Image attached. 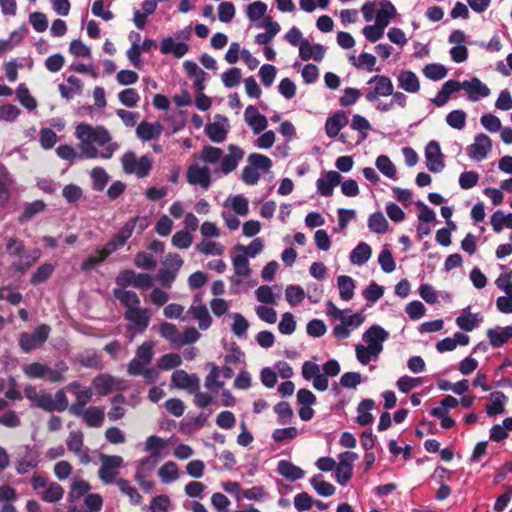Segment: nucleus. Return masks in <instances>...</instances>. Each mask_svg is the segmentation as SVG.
<instances>
[{
    "mask_svg": "<svg viewBox=\"0 0 512 512\" xmlns=\"http://www.w3.org/2000/svg\"><path fill=\"white\" fill-rule=\"evenodd\" d=\"M75 136L79 140L81 154L87 159H110L119 148L103 126L80 123L76 126Z\"/></svg>",
    "mask_w": 512,
    "mask_h": 512,
    "instance_id": "nucleus-1",
    "label": "nucleus"
},
{
    "mask_svg": "<svg viewBox=\"0 0 512 512\" xmlns=\"http://www.w3.org/2000/svg\"><path fill=\"white\" fill-rule=\"evenodd\" d=\"M148 226L149 220L145 216L130 218L102 249L96 250L94 255H91L82 261L80 265L81 271L90 272L95 269L104 262L109 255L122 248L126 244L127 240L132 236L134 230L141 233Z\"/></svg>",
    "mask_w": 512,
    "mask_h": 512,
    "instance_id": "nucleus-2",
    "label": "nucleus"
},
{
    "mask_svg": "<svg viewBox=\"0 0 512 512\" xmlns=\"http://www.w3.org/2000/svg\"><path fill=\"white\" fill-rule=\"evenodd\" d=\"M121 163L126 174H135L139 178L146 177L152 168L151 160L147 156L137 158L131 151L123 154Z\"/></svg>",
    "mask_w": 512,
    "mask_h": 512,
    "instance_id": "nucleus-3",
    "label": "nucleus"
},
{
    "mask_svg": "<svg viewBox=\"0 0 512 512\" xmlns=\"http://www.w3.org/2000/svg\"><path fill=\"white\" fill-rule=\"evenodd\" d=\"M51 328L46 324H41L35 328L32 333H21L19 337V346L25 353H29L39 346H42L48 339Z\"/></svg>",
    "mask_w": 512,
    "mask_h": 512,
    "instance_id": "nucleus-4",
    "label": "nucleus"
},
{
    "mask_svg": "<svg viewBox=\"0 0 512 512\" xmlns=\"http://www.w3.org/2000/svg\"><path fill=\"white\" fill-rule=\"evenodd\" d=\"M101 466L98 477L104 484H112L123 466V458L119 455H100Z\"/></svg>",
    "mask_w": 512,
    "mask_h": 512,
    "instance_id": "nucleus-5",
    "label": "nucleus"
},
{
    "mask_svg": "<svg viewBox=\"0 0 512 512\" xmlns=\"http://www.w3.org/2000/svg\"><path fill=\"white\" fill-rule=\"evenodd\" d=\"M154 356L153 343L144 342L136 350V356L128 363L127 372L131 376H139L146 369Z\"/></svg>",
    "mask_w": 512,
    "mask_h": 512,
    "instance_id": "nucleus-6",
    "label": "nucleus"
},
{
    "mask_svg": "<svg viewBox=\"0 0 512 512\" xmlns=\"http://www.w3.org/2000/svg\"><path fill=\"white\" fill-rule=\"evenodd\" d=\"M158 462L159 461L154 459V457L147 456L139 460L137 463L135 480L144 491L149 492L155 486L154 481L149 480V477L152 475Z\"/></svg>",
    "mask_w": 512,
    "mask_h": 512,
    "instance_id": "nucleus-7",
    "label": "nucleus"
},
{
    "mask_svg": "<svg viewBox=\"0 0 512 512\" xmlns=\"http://www.w3.org/2000/svg\"><path fill=\"white\" fill-rule=\"evenodd\" d=\"M358 459L355 452L345 451L338 455L339 462L336 464L335 479L341 486H345L352 477L353 463Z\"/></svg>",
    "mask_w": 512,
    "mask_h": 512,
    "instance_id": "nucleus-8",
    "label": "nucleus"
},
{
    "mask_svg": "<svg viewBox=\"0 0 512 512\" xmlns=\"http://www.w3.org/2000/svg\"><path fill=\"white\" fill-rule=\"evenodd\" d=\"M367 84H374L373 89L368 90L365 95L366 100L370 103L378 101L381 96H390L394 87L391 79L384 75H375L371 77Z\"/></svg>",
    "mask_w": 512,
    "mask_h": 512,
    "instance_id": "nucleus-9",
    "label": "nucleus"
},
{
    "mask_svg": "<svg viewBox=\"0 0 512 512\" xmlns=\"http://www.w3.org/2000/svg\"><path fill=\"white\" fill-rule=\"evenodd\" d=\"M21 450L15 462V470L19 475H24L38 467L39 452L29 445H24Z\"/></svg>",
    "mask_w": 512,
    "mask_h": 512,
    "instance_id": "nucleus-10",
    "label": "nucleus"
},
{
    "mask_svg": "<svg viewBox=\"0 0 512 512\" xmlns=\"http://www.w3.org/2000/svg\"><path fill=\"white\" fill-rule=\"evenodd\" d=\"M67 388L72 391L76 397V401L69 407V412L73 416H80L81 410L90 402L93 392L89 387H83L79 382H71Z\"/></svg>",
    "mask_w": 512,
    "mask_h": 512,
    "instance_id": "nucleus-11",
    "label": "nucleus"
},
{
    "mask_svg": "<svg viewBox=\"0 0 512 512\" xmlns=\"http://www.w3.org/2000/svg\"><path fill=\"white\" fill-rule=\"evenodd\" d=\"M181 320L196 321L200 330H207L212 324V317L210 316L208 308L200 303L198 298L195 299V302L187 310L186 316L181 318Z\"/></svg>",
    "mask_w": 512,
    "mask_h": 512,
    "instance_id": "nucleus-12",
    "label": "nucleus"
},
{
    "mask_svg": "<svg viewBox=\"0 0 512 512\" xmlns=\"http://www.w3.org/2000/svg\"><path fill=\"white\" fill-rule=\"evenodd\" d=\"M67 448L78 457L79 461L87 465L91 458L89 449L84 446V435L81 431H71L66 440Z\"/></svg>",
    "mask_w": 512,
    "mask_h": 512,
    "instance_id": "nucleus-13",
    "label": "nucleus"
},
{
    "mask_svg": "<svg viewBox=\"0 0 512 512\" xmlns=\"http://www.w3.org/2000/svg\"><path fill=\"white\" fill-rule=\"evenodd\" d=\"M492 149V141L486 134L480 133L475 136L474 143L466 148L468 156L475 161L484 160Z\"/></svg>",
    "mask_w": 512,
    "mask_h": 512,
    "instance_id": "nucleus-14",
    "label": "nucleus"
},
{
    "mask_svg": "<svg viewBox=\"0 0 512 512\" xmlns=\"http://www.w3.org/2000/svg\"><path fill=\"white\" fill-rule=\"evenodd\" d=\"M171 385L191 394L200 389V379L196 374H188L184 370H175L171 376Z\"/></svg>",
    "mask_w": 512,
    "mask_h": 512,
    "instance_id": "nucleus-15",
    "label": "nucleus"
},
{
    "mask_svg": "<svg viewBox=\"0 0 512 512\" xmlns=\"http://www.w3.org/2000/svg\"><path fill=\"white\" fill-rule=\"evenodd\" d=\"M426 166L429 171L438 173L445 167L443 154L437 141H430L425 148Z\"/></svg>",
    "mask_w": 512,
    "mask_h": 512,
    "instance_id": "nucleus-16",
    "label": "nucleus"
},
{
    "mask_svg": "<svg viewBox=\"0 0 512 512\" xmlns=\"http://www.w3.org/2000/svg\"><path fill=\"white\" fill-rule=\"evenodd\" d=\"M187 182L191 185H200L207 190L211 185V173L207 166L190 165L186 172Z\"/></svg>",
    "mask_w": 512,
    "mask_h": 512,
    "instance_id": "nucleus-17",
    "label": "nucleus"
},
{
    "mask_svg": "<svg viewBox=\"0 0 512 512\" xmlns=\"http://www.w3.org/2000/svg\"><path fill=\"white\" fill-rule=\"evenodd\" d=\"M362 338L370 350L382 352L383 342L389 338V333L379 325H372L364 332Z\"/></svg>",
    "mask_w": 512,
    "mask_h": 512,
    "instance_id": "nucleus-18",
    "label": "nucleus"
},
{
    "mask_svg": "<svg viewBox=\"0 0 512 512\" xmlns=\"http://www.w3.org/2000/svg\"><path fill=\"white\" fill-rule=\"evenodd\" d=\"M205 132L211 141L215 143L223 142L229 132L227 118L220 115L216 116V120L206 126Z\"/></svg>",
    "mask_w": 512,
    "mask_h": 512,
    "instance_id": "nucleus-19",
    "label": "nucleus"
},
{
    "mask_svg": "<svg viewBox=\"0 0 512 512\" xmlns=\"http://www.w3.org/2000/svg\"><path fill=\"white\" fill-rule=\"evenodd\" d=\"M464 91L468 95V98L473 102L479 101L481 98H485L490 95L489 87L477 77L464 81Z\"/></svg>",
    "mask_w": 512,
    "mask_h": 512,
    "instance_id": "nucleus-20",
    "label": "nucleus"
},
{
    "mask_svg": "<svg viewBox=\"0 0 512 512\" xmlns=\"http://www.w3.org/2000/svg\"><path fill=\"white\" fill-rule=\"evenodd\" d=\"M244 119L248 126L251 127L254 134H259L267 128V118L260 114L258 109L249 105L244 112Z\"/></svg>",
    "mask_w": 512,
    "mask_h": 512,
    "instance_id": "nucleus-21",
    "label": "nucleus"
},
{
    "mask_svg": "<svg viewBox=\"0 0 512 512\" xmlns=\"http://www.w3.org/2000/svg\"><path fill=\"white\" fill-rule=\"evenodd\" d=\"M228 152L229 153L227 155L222 156L220 159V169L224 174H228L235 170L239 161H241L244 156V151L233 144L229 145Z\"/></svg>",
    "mask_w": 512,
    "mask_h": 512,
    "instance_id": "nucleus-22",
    "label": "nucleus"
},
{
    "mask_svg": "<svg viewBox=\"0 0 512 512\" xmlns=\"http://www.w3.org/2000/svg\"><path fill=\"white\" fill-rule=\"evenodd\" d=\"M124 318L131 322L139 331H144L150 322L151 314L149 309L137 307L135 309L126 310Z\"/></svg>",
    "mask_w": 512,
    "mask_h": 512,
    "instance_id": "nucleus-23",
    "label": "nucleus"
},
{
    "mask_svg": "<svg viewBox=\"0 0 512 512\" xmlns=\"http://www.w3.org/2000/svg\"><path fill=\"white\" fill-rule=\"evenodd\" d=\"M183 67L188 77L193 80V85L196 91L202 92L205 89L207 74L191 60L184 61Z\"/></svg>",
    "mask_w": 512,
    "mask_h": 512,
    "instance_id": "nucleus-24",
    "label": "nucleus"
},
{
    "mask_svg": "<svg viewBox=\"0 0 512 512\" xmlns=\"http://www.w3.org/2000/svg\"><path fill=\"white\" fill-rule=\"evenodd\" d=\"M349 120L345 111H338L327 118L325 132L329 138H335L339 132L348 124Z\"/></svg>",
    "mask_w": 512,
    "mask_h": 512,
    "instance_id": "nucleus-25",
    "label": "nucleus"
},
{
    "mask_svg": "<svg viewBox=\"0 0 512 512\" xmlns=\"http://www.w3.org/2000/svg\"><path fill=\"white\" fill-rule=\"evenodd\" d=\"M340 182L341 175L338 172L333 170L328 171L325 178H319L316 181L317 192L325 197L331 196L334 187L340 184Z\"/></svg>",
    "mask_w": 512,
    "mask_h": 512,
    "instance_id": "nucleus-26",
    "label": "nucleus"
},
{
    "mask_svg": "<svg viewBox=\"0 0 512 512\" xmlns=\"http://www.w3.org/2000/svg\"><path fill=\"white\" fill-rule=\"evenodd\" d=\"M163 126L159 122H141L136 128V135L142 141L155 140L160 137Z\"/></svg>",
    "mask_w": 512,
    "mask_h": 512,
    "instance_id": "nucleus-27",
    "label": "nucleus"
},
{
    "mask_svg": "<svg viewBox=\"0 0 512 512\" xmlns=\"http://www.w3.org/2000/svg\"><path fill=\"white\" fill-rule=\"evenodd\" d=\"M167 441L156 435L147 437L144 443V451L149 453V457H154L156 460H160L165 456L163 451L167 448Z\"/></svg>",
    "mask_w": 512,
    "mask_h": 512,
    "instance_id": "nucleus-28",
    "label": "nucleus"
},
{
    "mask_svg": "<svg viewBox=\"0 0 512 512\" xmlns=\"http://www.w3.org/2000/svg\"><path fill=\"white\" fill-rule=\"evenodd\" d=\"M398 86L407 93H417L420 90V81L417 75L410 70H402L397 76Z\"/></svg>",
    "mask_w": 512,
    "mask_h": 512,
    "instance_id": "nucleus-29",
    "label": "nucleus"
},
{
    "mask_svg": "<svg viewBox=\"0 0 512 512\" xmlns=\"http://www.w3.org/2000/svg\"><path fill=\"white\" fill-rule=\"evenodd\" d=\"M325 49L320 44H311L308 40H303L299 49V56L303 61L313 59L321 61L324 58Z\"/></svg>",
    "mask_w": 512,
    "mask_h": 512,
    "instance_id": "nucleus-30",
    "label": "nucleus"
},
{
    "mask_svg": "<svg viewBox=\"0 0 512 512\" xmlns=\"http://www.w3.org/2000/svg\"><path fill=\"white\" fill-rule=\"evenodd\" d=\"M79 417L83 419L89 427H100L102 426L105 419L104 409L97 406H90L87 409H82Z\"/></svg>",
    "mask_w": 512,
    "mask_h": 512,
    "instance_id": "nucleus-31",
    "label": "nucleus"
},
{
    "mask_svg": "<svg viewBox=\"0 0 512 512\" xmlns=\"http://www.w3.org/2000/svg\"><path fill=\"white\" fill-rule=\"evenodd\" d=\"M487 337L493 347L499 348L512 337V326L490 328L487 330Z\"/></svg>",
    "mask_w": 512,
    "mask_h": 512,
    "instance_id": "nucleus-32",
    "label": "nucleus"
},
{
    "mask_svg": "<svg viewBox=\"0 0 512 512\" xmlns=\"http://www.w3.org/2000/svg\"><path fill=\"white\" fill-rule=\"evenodd\" d=\"M90 489L91 486L87 481L80 477H74L71 481L68 501L71 503L77 502L80 498L85 497Z\"/></svg>",
    "mask_w": 512,
    "mask_h": 512,
    "instance_id": "nucleus-33",
    "label": "nucleus"
},
{
    "mask_svg": "<svg viewBox=\"0 0 512 512\" xmlns=\"http://www.w3.org/2000/svg\"><path fill=\"white\" fill-rule=\"evenodd\" d=\"M469 310L470 307L465 308L463 313L456 318L457 326L466 332L474 330L482 322V317L479 314H472Z\"/></svg>",
    "mask_w": 512,
    "mask_h": 512,
    "instance_id": "nucleus-34",
    "label": "nucleus"
},
{
    "mask_svg": "<svg viewBox=\"0 0 512 512\" xmlns=\"http://www.w3.org/2000/svg\"><path fill=\"white\" fill-rule=\"evenodd\" d=\"M189 50L184 42H175L171 37L162 40L160 51L162 54H173L176 58L183 57Z\"/></svg>",
    "mask_w": 512,
    "mask_h": 512,
    "instance_id": "nucleus-35",
    "label": "nucleus"
},
{
    "mask_svg": "<svg viewBox=\"0 0 512 512\" xmlns=\"http://www.w3.org/2000/svg\"><path fill=\"white\" fill-rule=\"evenodd\" d=\"M113 295L123 306L127 308L126 310L135 309L140 306V298L136 292L132 290L115 288L113 290Z\"/></svg>",
    "mask_w": 512,
    "mask_h": 512,
    "instance_id": "nucleus-36",
    "label": "nucleus"
},
{
    "mask_svg": "<svg viewBox=\"0 0 512 512\" xmlns=\"http://www.w3.org/2000/svg\"><path fill=\"white\" fill-rule=\"evenodd\" d=\"M68 85L59 84L58 89L62 98L70 100L75 95L82 93L83 84L82 81L76 76H69L67 78Z\"/></svg>",
    "mask_w": 512,
    "mask_h": 512,
    "instance_id": "nucleus-37",
    "label": "nucleus"
},
{
    "mask_svg": "<svg viewBox=\"0 0 512 512\" xmlns=\"http://www.w3.org/2000/svg\"><path fill=\"white\" fill-rule=\"evenodd\" d=\"M277 472L291 482L297 481L304 476V471L288 460L279 461Z\"/></svg>",
    "mask_w": 512,
    "mask_h": 512,
    "instance_id": "nucleus-38",
    "label": "nucleus"
},
{
    "mask_svg": "<svg viewBox=\"0 0 512 512\" xmlns=\"http://www.w3.org/2000/svg\"><path fill=\"white\" fill-rule=\"evenodd\" d=\"M506 402L507 397L503 392H492L490 394V402L486 404V413L491 417L504 413Z\"/></svg>",
    "mask_w": 512,
    "mask_h": 512,
    "instance_id": "nucleus-39",
    "label": "nucleus"
},
{
    "mask_svg": "<svg viewBox=\"0 0 512 512\" xmlns=\"http://www.w3.org/2000/svg\"><path fill=\"white\" fill-rule=\"evenodd\" d=\"M374 401L371 399L362 400L357 407L358 416L356 422L361 426H366L373 421L370 411L374 408Z\"/></svg>",
    "mask_w": 512,
    "mask_h": 512,
    "instance_id": "nucleus-40",
    "label": "nucleus"
},
{
    "mask_svg": "<svg viewBox=\"0 0 512 512\" xmlns=\"http://www.w3.org/2000/svg\"><path fill=\"white\" fill-rule=\"evenodd\" d=\"M371 254V247L367 243L361 242L352 250L350 254V261L354 265L361 266L370 259Z\"/></svg>",
    "mask_w": 512,
    "mask_h": 512,
    "instance_id": "nucleus-41",
    "label": "nucleus"
},
{
    "mask_svg": "<svg viewBox=\"0 0 512 512\" xmlns=\"http://www.w3.org/2000/svg\"><path fill=\"white\" fill-rule=\"evenodd\" d=\"M396 15V9L394 5L388 0L380 1V9L376 14V22L382 24L381 26L387 27L390 20Z\"/></svg>",
    "mask_w": 512,
    "mask_h": 512,
    "instance_id": "nucleus-42",
    "label": "nucleus"
},
{
    "mask_svg": "<svg viewBox=\"0 0 512 512\" xmlns=\"http://www.w3.org/2000/svg\"><path fill=\"white\" fill-rule=\"evenodd\" d=\"M112 408L108 412V418L111 421H118L122 419L126 413L125 404L126 398L123 394H117L111 398Z\"/></svg>",
    "mask_w": 512,
    "mask_h": 512,
    "instance_id": "nucleus-43",
    "label": "nucleus"
},
{
    "mask_svg": "<svg viewBox=\"0 0 512 512\" xmlns=\"http://www.w3.org/2000/svg\"><path fill=\"white\" fill-rule=\"evenodd\" d=\"M158 476L162 483L169 484L179 478V469L175 462L168 461L158 470Z\"/></svg>",
    "mask_w": 512,
    "mask_h": 512,
    "instance_id": "nucleus-44",
    "label": "nucleus"
},
{
    "mask_svg": "<svg viewBox=\"0 0 512 512\" xmlns=\"http://www.w3.org/2000/svg\"><path fill=\"white\" fill-rule=\"evenodd\" d=\"M337 285L339 289L340 298L344 301H349L354 296L355 283L350 276L341 275L337 278Z\"/></svg>",
    "mask_w": 512,
    "mask_h": 512,
    "instance_id": "nucleus-45",
    "label": "nucleus"
},
{
    "mask_svg": "<svg viewBox=\"0 0 512 512\" xmlns=\"http://www.w3.org/2000/svg\"><path fill=\"white\" fill-rule=\"evenodd\" d=\"M310 484L318 493V495L323 497H329L334 495L336 490L335 487L330 482L324 480V477L321 474L313 476L310 479Z\"/></svg>",
    "mask_w": 512,
    "mask_h": 512,
    "instance_id": "nucleus-46",
    "label": "nucleus"
},
{
    "mask_svg": "<svg viewBox=\"0 0 512 512\" xmlns=\"http://www.w3.org/2000/svg\"><path fill=\"white\" fill-rule=\"evenodd\" d=\"M64 496L63 487L57 482H51L46 486V489L41 493V499L47 503H56Z\"/></svg>",
    "mask_w": 512,
    "mask_h": 512,
    "instance_id": "nucleus-47",
    "label": "nucleus"
},
{
    "mask_svg": "<svg viewBox=\"0 0 512 512\" xmlns=\"http://www.w3.org/2000/svg\"><path fill=\"white\" fill-rule=\"evenodd\" d=\"M115 379L107 374H102L94 378L93 386L97 394L105 396L113 390Z\"/></svg>",
    "mask_w": 512,
    "mask_h": 512,
    "instance_id": "nucleus-48",
    "label": "nucleus"
},
{
    "mask_svg": "<svg viewBox=\"0 0 512 512\" xmlns=\"http://www.w3.org/2000/svg\"><path fill=\"white\" fill-rule=\"evenodd\" d=\"M368 227L373 233L383 234L388 230L389 224L383 213L378 211L369 216Z\"/></svg>",
    "mask_w": 512,
    "mask_h": 512,
    "instance_id": "nucleus-49",
    "label": "nucleus"
},
{
    "mask_svg": "<svg viewBox=\"0 0 512 512\" xmlns=\"http://www.w3.org/2000/svg\"><path fill=\"white\" fill-rule=\"evenodd\" d=\"M490 223L496 233L501 232L504 227L512 229V213L505 215L498 210L492 214Z\"/></svg>",
    "mask_w": 512,
    "mask_h": 512,
    "instance_id": "nucleus-50",
    "label": "nucleus"
},
{
    "mask_svg": "<svg viewBox=\"0 0 512 512\" xmlns=\"http://www.w3.org/2000/svg\"><path fill=\"white\" fill-rule=\"evenodd\" d=\"M116 485L123 494L129 497L131 504L139 505L142 502V496L135 487L130 485L128 480L119 479L116 481Z\"/></svg>",
    "mask_w": 512,
    "mask_h": 512,
    "instance_id": "nucleus-51",
    "label": "nucleus"
},
{
    "mask_svg": "<svg viewBox=\"0 0 512 512\" xmlns=\"http://www.w3.org/2000/svg\"><path fill=\"white\" fill-rule=\"evenodd\" d=\"M11 183L12 179L7 169L0 164V206L4 205L10 198L9 188Z\"/></svg>",
    "mask_w": 512,
    "mask_h": 512,
    "instance_id": "nucleus-52",
    "label": "nucleus"
},
{
    "mask_svg": "<svg viewBox=\"0 0 512 512\" xmlns=\"http://www.w3.org/2000/svg\"><path fill=\"white\" fill-rule=\"evenodd\" d=\"M196 250L204 255L221 256L225 247L218 242L202 241L196 245Z\"/></svg>",
    "mask_w": 512,
    "mask_h": 512,
    "instance_id": "nucleus-53",
    "label": "nucleus"
},
{
    "mask_svg": "<svg viewBox=\"0 0 512 512\" xmlns=\"http://www.w3.org/2000/svg\"><path fill=\"white\" fill-rule=\"evenodd\" d=\"M350 127L359 132L362 141L367 138L368 131L372 129L370 122L359 114L353 115Z\"/></svg>",
    "mask_w": 512,
    "mask_h": 512,
    "instance_id": "nucleus-54",
    "label": "nucleus"
},
{
    "mask_svg": "<svg viewBox=\"0 0 512 512\" xmlns=\"http://www.w3.org/2000/svg\"><path fill=\"white\" fill-rule=\"evenodd\" d=\"M375 165L377 169L386 177L394 179L396 176V167L386 155L377 157Z\"/></svg>",
    "mask_w": 512,
    "mask_h": 512,
    "instance_id": "nucleus-55",
    "label": "nucleus"
},
{
    "mask_svg": "<svg viewBox=\"0 0 512 512\" xmlns=\"http://www.w3.org/2000/svg\"><path fill=\"white\" fill-rule=\"evenodd\" d=\"M248 163L257 171L262 170L267 172L272 167V160L262 154L252 153L248 156Z\"/></svg>",
    "mask_w": 512,
    "mask_h": 512,
    "instance_id": "nucleus-56",
    "label": "nucleus"
},
{
    "mask_svg": "<svg viewBox=\"0 0 512 512\" xmlns=\"http://www.w3.org/2000/svg\"><path fill=\"white\" fill-rule=\"evenodd\" d=\"M257 300L264 304H277L279 294L273 292V288L267 285L258 287L255 291Z\"/></svg>",
    "mask_w": 512,
    "mask_h": 512,
    "instance_id": "nucleus-57",
    "label": "nucleus"
},
{
    "mask_svg": "<svg viewBox=\"0 0 512 512\" xmlns=\"http://www.w3.org/2000/svg\"><path fill=\"white\" fill-rule=\"evenodd\" d=\"M211 370L205 377L204 385L208 390L218 391L223 387L224 382L219 381L220 369L215 364H210Z\"/></svg>",
    "mask_w": 512,
    "mask_h": 512,
    "instance_id": "nucleus-58",
    "label": "nucleus"
},
{
    "mask_svg": "<svg viewBox=\"0 0 512 512\" xmlns=\"http://www.w3.org/2000/svg\"><path fill=\"white\" fill-rule=\"evenodd\" d=\"M78 362L83 367L97 368V367H99V365L101 363V358L95 350L90 349V350H86V351L82 352L78 356Z\"/></svg>",
    "mask_w": 512,
    "mask_h": 512,
    "instance_id": "nucleus-59",
    "label": "nucleus"
},
{
    "mask_svg": "<svg viewBox=\"0 0 512 512\" xmlns=\"http://www.w3.org/2000/svg\"><path fill=\"white\" fill-rule=\"evenodd\" d=\"M17 98L22 106L28 110H34L37 107V102L33 96L29 93L28 88L25 84H20L16 90Z\"/></svg>",
    "mask_w": 512,
    "mask_h": 512,
    "instance_id": "nucleus-60",
    "label": "nucleus"
},
{
    "mask_svg": "<svg viewBox=\"0 0 512 512\" xmlns=\"http://www.w3.org/2000/svg\"><path fill=\"white\" fill-rule=\"evenodd\" d=\"M285 297L291 306L300 304L305 298V291L302 287L297 285H289L285 290Z\"/></svg>",
    "mask_w": 512,
    "mask_h": 512,
    "instance_id": "nucleus-61",
    "label": "nucleus"
},
{
    "mask_svg": "<svg viewBox=\"0 0 512 512\" xmlns=\"http://www.w3.org/2000/svg\"><path fill=\"white\" fill-rule=\"evenodd\" d=\"M447 69L445 66L437 63L427 64L423 68L424 75L433 81H438L446 77Z\"/></svg>",
    "mask_w": 512,
    "mask_h": 512,
    "instance_id": "nucleus-62",
    "label": "nucleus"
},
{
    "mask_svg": "<svg viewBox=\"0 0 512 512\" xmlns=\"http://www.w3.org/2000/svg\"><path fill=\"white\" fill-rule=\"evenodd\" d=\"M248 328L249 322L247 319L242 314L235 313L233 315V323L231 326L233 334L239 338L246 337Z\"/></svg>",
    "mask_w": 512,
    "mask_h": 512,
    "instance_id": "nucleus-63",
    "label": "nucleus"
},
{
    "mask_svg": "<svg viewBox=\"0 0 512 512\" xmlns=\"http://www.w3.org/2000/svg\"><path fill=\"white\" fill-rule=\"evenodd\" d=\"M90 175L93 181V189L95 191H102L109 180L107 172L101 167H96L92 169Z\"/></svg>",
    "mask_w": 512,
    "mask_h": 512,
    "instance_id": "nucleus-64",
    "label": "nucleus"
}]
</instances>
